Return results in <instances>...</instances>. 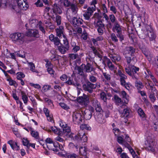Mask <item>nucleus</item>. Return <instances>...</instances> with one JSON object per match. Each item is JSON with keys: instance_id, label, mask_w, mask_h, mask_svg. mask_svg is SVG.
Here are the masks:
<instances>
[{"instance_id": "obj_13", "label": "nucleus", "mask_w": 158, "mask_h": 158, "mask_svg": "<svg viewBox=\"0 0 158 158\" xmlns=\"http://www.w3.org/2000/svg\"><path fill=\"white\" fill-rule=\"evenodd\" d=\"M135 49L133 47L129 46L124 49L123 51V54L124 56L129 55L132 56V54L135 52Z\"/></svg>"}, {"instance_id": "obj_32", "label": "nucleus", "mask_w": 158, "mask_h": 158, "mask_svg": "<svg viewBox=\"0 0 158 158\" xmlns=\"http://www.w3.org/2000/svg\"><path fill=\"white\" fill-rule=\"evenodd\" d=\"M45 29L46 30L48 31H49L48 29L50 30V31L53 30L55 28L54 25L52 24V23L49 22H45Z\"/></svg>"}, {"instance_id": "obj_62", "label": "nucleus", "mask_w": 158, "mask_h": 158, "mask_svg": "<svg viewBox=\"0 0 158 158\" xmlns=\"http://www.w3.org/2000/svg\"><path fill=\"white\" fill-rule=\"evenodd\" d=\"M148 35L150 39V40H153L156 37V36L151 31H150L149 33H148Z\"/></svg>"}, {"instance_id": "obj_37", "label": "nucleus", "mask_w": 158, "mask_h": 158, "mask_svg": "<svg viewBox=\"0 0 158 158\" xmlns=\"http://www.w3.org/2000/svg\"><path fill=\"white\" fill-rule=\"evenodd\" d=\"M70 6L72 12L74 14H76L77 12L78 9L77 4L72 3L71 4Z\"/></svg>"}, {"instance_id": "obj_38", "label": "nucleus", "mask_w": 158, "mask_h": 158, "mask_svg": "<svg viewBox=\"0 0 158 158\" xmlns=\"http://www.w3.org/2000/svg\"><path fill=\"white\" fill-rule=\"evenodd\" d=\"M102 115L101 114H99L98 116H95V117L96 120L100 124H102L105 122L104 119L102 118Z\"/></svg>"}, {"instance_id": "obj_39", "label": "nucleus", "mask_w": 158, "mask_h": 158, "mask_svg": "<svg viewBox=\"0 0 158 158\" xmlns=\"http://www.w3.org/2000/svg\"><path fill=\"white\" fill-rule=\"evenodd\" d=\"M103 40V37L102 36H99L97 37L96 39H92V41L94 45L95 46L97 45H98L97 42L98 41H101Z\"/></svg>"}, {"instance_id": "obj_45", "label": "nucleus", "mask_w": 158, "mask_h": 158, "mask_svg": "<svg viewBox=\"0 0 158 158\" xmlns=\"http://www.w3.org/2000/svg\"><path fill=\"white\" fill-rule=\"evenodd\" d=\"M80 128L83 131V130H86L89 131L91 130V127L88 125L85 124H82L80 126Z\"/></svg>"}, {"instance_id": "obj_25", "label": "nucleus", "mask_w": 158, "mask_h": 158, "mask_svg": "<svg viewBox=\"0 0 158 158\" xmlns=\"http://www.w3.org/2000/svg\"><path fill=\"white\" fill-rule=\"evenodd\" d=\"M58 5L61 6H64L66 7H69L71 4L69 0H60L58 2Z\"/></svg>"}, {"instance_id": "obj_56", "label": "nucleus", "mask_w": 158, "mask_h": 158, "mask_svg": "<svg viewBox=\"0 0 158 158\" xmlns=\"http://www.w3.org/2000/svg\"><path fill=\"white\" fill-rule=\"evenodd\" d=\"M76 72H77L80 75H82L83 74V72L82 69L81 67L76 66L75 67Z\"/></svg>"}, {"instance_id": "obj_12", "label": "nucleus", "mask_w": 158, "mask_h": 158, "mask_svg": "<svg viewBox=\"0 0 158 158\" xmlns=\"http://www.w3.org/2000/svg\"><path fill=\"white\" fill-rule=\"evenodd\" d=\"M95 11V7H90L88 8L87 11L83 14V16L85 19L87 20H89L92 13Z\"/></svg>"}, {"instance_id": "obj_31", "label": "nucleus", "mask_w": 158, "mask_h": 158, "mask_svg": "<svg viewBox=\"0 0 158 158\" xmlns=\"http://www.w3.org/2000/svg\"><path fill=\"white\" fill-rule=\"evenodd\" d=\"M52 10L53 13L56 14H61L62 13V10L56 3L54 4Z\"/></svg>"}, {"instance_id": "obj_44", "label": "nucleus", "mask_w": 158, "mask_h": 158, "mask_svg": "<svg viewBox=\"0 0 158 158\" xmlns=\"http://www.w3.org/2000/svg\"><path fill=\"white\" fill-rule=\"evenodd\" d=\"M113 131L115 135L117 136L124 133V132L120 131L119 129L117 128H114L113 130Z\"/></svg>"}, {"instance_id": "obj_29", "label": "nucleus", "mask_w": 158, "mask_h": 158, "mask_svg": "<svg viewBox=\"0 0 158 158\" xmlns=\"http://www.w3.org/2000/svg\"><path fill=\"white\" fill-rule=\"evenodd\" d=\"M109 57L113 62H115L116 61H118L120 59V57L119 55L115 54H110Z\"/></svg>"}, {"instance_id": "obj_53", "label": "nucleus", "mask_w": 158, "mask_h": 158, "mask_svg": "<svg viewBox=\"0 0 158 158\" xmlns=\"http://www.w3.org/2000/svg\"><path fill=\"white\" fill-rule=\"evenodd\" d=\"M61 38L62 39L64 42V44L65 46H68L69 43L66 36L65 35H63L61 37Z\"/></svg>"}, {"instance_id": "obj_34", "label": "nucleus", "mask_w": 158, "mask_h": 158, "mask_svg": "<svg viewBox=\"0 0 158 158\" xmlns=\"http://www.w3.org/2000/svg\"><path fill=\"white\" fill-rule=\"evenodd\" d=\"M58 48L59 52L63 54H64L69 49V46H66L64 47L62 45H60L58 46Z\"/></svg>"}, {"instance_id": "obj_61", "label": "nucleus", "mask_w": 158, "mask_h": 158, "mask_svg": "<svg viewBox=\"0 0 158 158\" xmlns=\"http://www.w3.org/2000/svg\"><path fill=\"white\" fill-rule=\"evenodd\" d=\"M22 142L24 145L28 147L29 142L27 138H23L22 139Z\"/></svg>"}, {"instance_id": "obj_16", "label": "nucleus", "mask_w": 158, "mask_h": 158, "mask_svg": "<svg viewBox=\"0 0 158 158\" xmlns=\"http://www.w3.org/2000/svg\"><path fill=\"white\" fill-rule=\"evenodd\" d=\"M43 110L47 118V120L48 121L51 122H53V116L52 114H50L49 110L46 107H44L43 109Z\"/></svg>"}, {"instance_id": "obj_11", "label": "nucleus", "mask_w": 158, "mask_h": 158, "mask_svg": "<svg viewBox=\"0 0 158 158\" xmlns=\"http://www.w3.org/2000/svg\"><path fill=\"white\" fill-rule=\"evenodd\" d=\"M59 124L60 127L62 128V133H69L70 131V128L67 126V125L62 120H60L59 121Z\"/></svg>"}, {"instance_id": "obj_40", "label": "nucleus", "mask_w": 158, "mask_h": 158, "mask_svg": "<svg viewBox=\"0 0 158 158\" xmlns=\"http://www.w3.org/2000/svg\"><path fill=\"white\" fill-rule=\"evenodd\" d=\"M15 55H17L19 57L22 58H24L25 57V52L23 51L20 50L19 51L16 52H15Z\"/></svg>"}, {"instance_id": "obj_52", "label": "nucleus", "mask_w": 158, "mask_h": 158, "mask_svg": "<svg viewBox=\"0 0 158 158\" xmlns=\"http://www.w3.org/2000/svg\"><path fill=\"white\" fill-rule=\"evenodd\" d=\"M120 94L123 98L126 99L127 101H128V96L125 91H121Z\"/></svg>"}, {"instance_id": "obj_20", "label": "nucleus", "mask_w": 158, "mask_h": 158, "mask_svg": "<svg viewBox=\"0 0 158 158\" xmlns=\"http://www.w3.org/2000/svg\"><path fill=\"white\" fill-rule=\"evenodd\" d=\"M64 153L60 155L59 153V155L62 156H64L65 158H77V156L74 153H71L69 152H67L65 151L64 152Z\"/></svg>"}, {"instance_id": "obj_30", "label": "nucleus", "mask_w": 158, "mask_h": 158, "mask_svg": "<svg viewBox=\"0 0 158 158\" xmlns=\"http://www.w3.org/2000/svg\"><path fill=\"white\" fill-rule=\"evenodd\" d=\"M81 67L83 70L89 73L92 71L91 65L89 64L88 63L86 65L85 64H82L81 65Z\"/></svg>"}, {"instance_id": "obj_10", "label": "nucleus", "mask_w": 158, "mask_h": 158, "mask_svg": "<svg viewBox=\"0 0 158 158\" xmlns=\"http://www.w3.org/2000/svg\"><path fill=\"white\" fill-rule=\"evenodd\" d=\"M94 111V109L92 107H89V109H85L82 114L84 118L86 120L90 119L92 117V113Z\"/></svg>"}, {"instance_id": "obj_42", "label": "nucleus", "mask_w": 158, "mask_h": 158, "mask_svg": "<svg viewBox=\"0 0 158 158\" xmlns=\"http://www.w3.org/2000/svg\"><path fill=\"white\" fill-rule=\"evenodd\" d=\"M7 81L9 82V84L10 85H13L15 87L17 86V84L15 81L12 80L11 78L9 77L7 79Z\"/></svg>"}, {"instance_id": "obj_63", "label": "nucleus", "mask_w": 158, "mask_h": 158, "mask_svg": "<svg viewBox=\"0 0 158 158\" xmlns=\"http://www.w3.org/2000/svg\"><path fill=\"white\" fill-rule=\"evenodd\" d=\"M45 141L46 144L47 145H48L49 146H50L49 145V144H52L53 143L52 139L50 138H47Z\"/></svg>"}, {"instance_id": "obj_50", "label": "nucleus", "mask_w": 158, "mask_h": 158, "mask_svg": "<svg viewBox=\"0 0 158 158\" xmlns=\"http://www.w3.org/2000/svg\"><path fill=\"white\" fill-rule=\"evenodd\" d=\"M138 113L140 117L143 118L145 117V114L141 108H139L137 110Z\"/></svg>"}, {"instance_id": "obj_18", "label": "nucleus", "mask_w": 158, "mask_h": 158, "mask_svg": "<svg viewBox=\"0 0 158 158\" xmlns=\"http://www.w3.org/2000/svg\"><path fill=\"white\" fill-rule=\"evenodd\" d=\"M123 134H121L117 136V141L119 144L124 145L125 147H127L129 146V144L123 139Z\"/></svg>"}, {"instance_id": "obj_7", "label": "nucleus", "mask_w": 158, "mask_h": 158, "mask_svg": "<svg viewBox=\"0 0 158 158\" xmlns=\"http://www.w3.org/2000/svg\"><path fill=\"white\" fill-rule=\"evenodd\" d=\"M146 72L148 75H147L145 77L146 79L144 81L145 86L147 89L151 90L152 92L155 91L156 93L157 90L156 89L155 87H153L152 82L148 79L149 77H151V76H153V75L149 70L147 69Z\"/></svg>"}, {"instance_id": "obj_28", "label": "nucleus", "mask_w": 158, "mask_h": 158, "mask_svg": "<svg viewBox=\"0 0 158 158\" xmlns=\"http://www.w3.org/2000/svg\"><path fill=\"white\" fill-rule=\"evenodd\" d=\"M30 134L32 137L35 138L36 139H39V135L38 132L35 130L33 128L30 129Z\"/></svg>"}, {"instance_id": "obj_22", "label": "nucleus", "mask_w": 158, "mask_h": 158, "mask_svg": "<svg viewBox=\"0 0 158 158\" xmlns=\"http://www.w3.org/2000/svg\"><path fill=\"white\" fill-rule=\"evenodd\" d=\"M49 40L52 42H54L55 45L58 46L60 44V42L57 37H54L52 34L50 35L49 36Z\"/></svg>"}, {"instance_id": "obj_1", "label": "nucleus", "mask_w": 158, "mask_h": 158, "mask_svg": "<svg viewBox=\"0 0 158 158\" xmlns=\"http://www.w3.org/2000/svg\"><path fill=\"white\" fill-rule=\"evenodd\" d=\"M38 21L36 19H30L29 20L28 23L25 25L27 29H28L27 32L26 33V35L36 38L39 37V35L38 30L30 28H35L38 26Z\"/></svg>"}, {"instance_id": "obj_49", "label": "nucleus", "mask_w": 158, "mask_h": 158, "mask_svg": "<svg viewBox=\"0 0 158 158\" xmlns=\"http://www.w3.org/2000/svg\"><path fill=\"white\" fill-rule=\"evenodd\" d=\"M135 85L138 89H141L143 87L142 83L140 81H137L135 83Z\"/></svg>"}, {"instance_id": "obj_64", "label": "nucleus", "mask_w": 158, "mask_h": 158, "mask_svg": "<svg viewBox=\"0 0 158 158\" xmlns=\"http://www.w3.org/2000/svg\"><path fill=\"white\" fill-rule=\"evenodd\" d=\"M103 74L105 78L107 81H110L111 77L110 76L109 74H107L106 73H103Z\"/></svg>"}, {"instance_id": "obj_60", "label": "nucleus", "mask_w": 158, "mask_h": 158, "mask_svg": "<svg viewBox=\"0 0 158 158\" xmlns=\"http://www.w3.org/2000/svg\"><path fill=\"white\" fill-rule=\"evenodd\" d=\"M100 97L105 102H106V101L107 98H106V95L105 93L104 92H102L101 93Z\"/></svg>"}, {"instance_id": "obj_23", "label": "nucleus", "mask_w": 158, "mask_h": 158, "mask_svg": "<svg viewBox=\"0 0 158 158\" xmlns=\"http://www.w3.org/2000/svg\"><path fill=\"white\" fill-rule=\"evenodd\" d=\"M28 66L30 70L33 73H38V71L35 69V64L32 62H29L28 61L27 62Z\"/></svg>"}, {"instance_id": "obj_6", "label": "nucleus", "mask_w": 158, "mask_h": 158, "mask_svg": "<svg viewBox=\"0 0 158 158\" xmlns=\"http://www.w3.org/2000/svg\"><path fill=\"white\" fill-rule=\"evenodd\" d=\"M125 69L126 72L133 78L137 79L138 78V73L137 72L139 70V68L129 65Z\"/></svg>"}, {"instance_id": "obj_3", "label": "nucleus", "mask_w": 158, "mask_h": 158, "mask_svg": "<svg viewBox=\"0 0 158 158\" xmlns=\"http://www.w3.org/2000/svg\"><path fill=\"white\" fill-rule=\"evenodd\" d=\"M70 131L69 133H63V135L68 136L71 139L77 140L78 141H81L82 142H85L87 140L86 135L83 131L80 130L77 135H75L73 133H70Z\"/></svg>"}, {"instance_id": "obj_17", "label": "nucleus", "mask_w": 158, "mask_h": 158, "mask_svg": "<svg viewBox=\"0 0 158 158\" xmlns=\"http://www.w3.org/2000/svg\"><path fill=\"white\" fill-rule=\"evenodd\" d=\"M47 130L49 132L52 131L54 134H57L59 135L62 136L63 135L62 131H60V129L55 126L51 127L50 129H48Z\"/></svg>"}, {"instance_id": "obj_8", "label": "nucleus", "mask_w": 158, "mask_h": 158, "mask_svg": "<svg viewBox=\"0 0 158 158\" xmlns=\"http://www.w3.org/2000/svg\"><path fill=\"white\" fill-rule=\"evenodd\" d=\"M73 121L75 124H78L82 122L84 120L82 112L76 111L72 114Z\"/></svg>"}, {"instance_id": "obj_41", "label": "nucleus", "mask_w": 158, "mask_h": 158, "mask_svg": "<svg viewBox=\"0 0 158 158\" xmlns=\"http://www.w3.org/2000/svg\"><path fill=\"white\" fill-rule=\"evenodd\" d=\"M53 19L54 21L56 23L57 25H59L60 24L61 21V18L60 16L57 15L56 16L55 18L54 17Z\"/></svg>"}, {"instance_id": "obj_54", "label": "nucleus", "mask_w": 158, "mask_h": 158, "mask_svg": "<svg viewBox=\"0 0 158 158\" xmlns=\"http://www.w3.org/2000/svg\"><path fill=\"white\" fill-rule=\"evenodd\" d=\"M115 74L117 76H119L120 78L122 77L123 78H125L126 77V76L123 74L121 71V70L119 69L118 70V72H116V73Z\"/></svg>"}, {"instance_id": "obj_47", "label": "nucleus", "mask_w": 158, "mask_h": 158, "mask_svg": "<svg viewBox=\"0 0 158 158\" xmlns=\"http://www.w3.org/2000/svg\"><path fill=\"white\" fill-rule=\"evenodd\" d=\"M60 144L56 141L55 142L53 143V145L55 147L54 148H52L51 150H52L53 151L55 152H57L59 151V149L58 148L59 145Z\"/></svg>"}, {"instance_id": "obj_48", "label": "nucleus", "mask_w": 158, "mask_h": 158, "mask_svg": "<svg viewBox=\"0 0 158 158\" xmlns=\"http://www.w3.org/2000/svg\"><path fill=\"white\" fill-rule=\"evenodd\" d=\"M86 148L85 147H81L79 149V152L81 155H85L86 154Z\"/></svg>"}, {"instance_id": "obj_58", "label": "nucleus", "mask_w": 158, "mask_h": 158, "mask_svg": "<svg viewBox=\"0 0 158 158\" xmlns=\"http://www.w3.org/2000/svg\"><path fill=\"white\" fill-rule=\"evenodd\" d=\"M110 19L113 23H115L116 22H118V21L116 20V19L113 15H110L109 16Z\"/></svg>"}, {"instance_id": "obj_26", "label": "nucleus", "mask_w": 158, "mask_h": 158, "mask_svg": "<svg viewBox=\"0 0 158 158\" xmlns=\"http://www.w3.org/2000/svg\"><path fill=\"white\" fill-rule=\"evenodd\" d=\"M21 95L22 99L23 102L24 104L27 105L28 101V98L27 97V94L24 91L21 92Z\"/></svg>"}, {"instance_id": "obj_19", "label": "nucleus", "mask_w": 158, "mask_h": 158, "mask_svg": "<svg viewBox=\"0 0 158 158\" xmlns=\"http://www.w3.org/2000/svg\"><path fill=\"white\" fill-rule=\"evenodd\" d=\"M106 60L108 67L111 71H113L115 74L116 73L117 68L114 66L110 61V59L107 58H106Z\"/></svg>"}, {"instance_id": "obj_51", "label": "nucleus", "mask_w": 158, "mask_h": 158, "mask_svg": "<svg viewBox=\"0 0 158 158\" xmlns=\"http://www.w3.org/2000/svg\"><path fill=\"white\" fill-rule=\"evenodd\" d=\"M127 77L126 76L125 78H123L122 77L120 78V81L121 84L123 86H124L126 88H127V86H126V83L125 80L126 79Z\"/></svg>"}, {"instance_id": "obj_5", "label": "nucleus", "mask_w": 158, "mask_h": 158, "mask_svg": "<svg viewBox=\"0 0 158 158\" xmlns=\"http://www.w3.org/2000/svg\"><path fill=\"white\" fill-rule=\"evenodd\" d=\"M10 37L12 41L17 45H21L24 41V35L22 33L17 32L11 34Z\"/></svg>"}, {"instance_id": "obj_9", "label": "nucleus", "mask_w": 158, "mask_h": 158, "mask_svg": "<svg viewBox=\"0 0 158 158\" xmlns=\"http://www.w3.org/2000/svg\"><path fill=\"white\" fill-rule=\"evenodd\" d=\"M112 30L114 32L116 31L117 33L116 35L119 38L120 40L122 41L124 39L123 35L121 33L122 29L121 27L118 23V22H116L114 24V26L112 28Z\"/></svg>"}, {"instance_id": "obj_21", "label": "nucleus", "mask_w": 158, "mask_h": 158, "mask_svg": "<svg viewBox=\"0 0 158 158\" xmlns=\"http://www.w3.org/2000/svg\"><path fill=\"white\" fill-rule=\"evenodd\" d=\"M72 23L74 27H76V26H79L80 25L82 24V20L80 18H73Z\"/></svg>"}, {"instance_id": "obj_46", "label": "nucleus", "mask_w": 158, "mask_h": 158, "mask_svg": "<svg viewBox=\"0 0 158 158\" xmlns=\"http://www.w3.org/2000/svg\"><path fill=\"white\" fill-rule=\"evenodd\" d=\"M17 79L18 80H21L25 77V74L21 72H18L16 73Z\"/></svg>"}, {"instance_id": "obj_27", "label": "nucleus", "mask_w": 158, "mask_h": 158, "mask_svg": "<svg viewBox=\"0 0 158 158\" xmlns=\"http://www.w3.org/2000/svg\"><path fill=\"white\" fill-rule=\"evenodd\" d=\"M56 30L57 36L60 37L64 35L63 33L64 27L63 26H60L58 28L56 29Z\"/></svg>"}, {"instance_id": "obj_24", "label": "nucleus", "mask_w": 158, "mask_h": 158, "mask_svg": "<svg viewBox=\"0 0 158 158\" xmlns=\"http://www.w3.org/2000/svg\"><path fill=\"white\" fill-rule=\"evenodd\" d=\"M7 143L10 145L12 149L15 150H18L19 149V147L17 143L12 140L9 141Z\"/></svg>"}, {"instance_id": "obj_14", "label": "nucleus", "mask_w": 158, "mask_h": 158, "mask_svg": "<svg viewBox=\"0 0 158 158\" xmlns=\"http://www.w3.org/2000/svg\"><path fill=\"white\" fill-rule=\"evenodd\" d=\"M78 102L81 104L86 105L89 102V98L87 96L85 95L83 97H79L77 98Z\"/></svg>"}, {"instance_id": "obj_33", "label": "nucleus", "mask_w": 158, "mask_h": 158, "mask_svg": "<svg viewBox=\"0 0 158 158\" xmlns=\"http://www.w3.org/2000/svg\"><path fill=\"white\" fill-rule=\"evenodd\" d=\"M71 45L73 48L72 51L76 53L79 51L80 49V46L77 45L76 43L74 41L71 42Z\"/></svg>"}, {"instance_id": "obj_36", "label": "nucleus", "mask_w": 158, "mask_h": 158, "mask_svg": "<svg viewBox=\"0 0 158 158\" xmlns=\"http://www.w3.org/2000/svg\"><path fill=\"white\" fill-rule=\"evenodd\" d=\"M45 23L44 24L42 23L41 21H40L38 23L37 26L40 30L44 34H45L44 27H45Z\"/></svg>"}, {"instance_id": "obj_59", "label": "nucleus", "mask_w": 158, "mask_h": 158, "mask_svg": "<svg viewBox=\"0 0 158 158\" xmlns=\"http://www.w3.org/2000/svg\"><path fill=\"white\" fill-rule=\"evenodd\" d=\"M59 105L63 109L67 110L69 109V107L64 102H60L59 103Z\"/></svg>"}, {"instance_id": "obj_2", "label": "nucleus", "mask_w": 158, "mask_h": 158, "mask_svg": "<svg viewBox=\"0 0 158 158\" xmlns=\"http://www.w3.org/2000/svg\"><path fill=\"white\" fill-rule=\"evenodd\" d=\"M9 7L13 12L18 13L21 10H27L29 6L25 0H16L15 2H12L9 4Z\"/></svg>"}, {"instance_id": "obj_15", "label": "nucleus", "mask_w": 158, "mask_h": 158, "mask_svg": "<svg viewBox=\"0 0 158 158\" xmlns=\"http://www.w3.org/2000/svg\"><path fill=\"white\" fill-rule=\"evenodd\" d=\"M95 85L89 82L86 84L83 85V88L84 90L91 93L92 92L93 89L95 87Z\"/></svg>"}, {"instance_id": "obj_55", "label": "nucleus", "mask_w": 158, "mask_h": 158, "mask_svg": "<svg viewBox=\"0 0 158 158\" xmlns=\"http://www.w3.org/2000/svg\"><path fill=\"white\" fill-rule=\"evenodd\" d=\"M114 99L115 102L117 104L119 105V104L122 102L121 98L116 95H114Z\"/></svg>"}, {"instance_id": "obj_35", "label": "nucleus", "mask_w": 158, "mask_h": 158, "mask_svg": "<svg viewBox=\"0 0 158 158\" xmlns=\"http://www.w3.org/2000/svg\"><path fill=\"white\" fill-rule=\"evenodd\" d=\"M39 142L40 144L43 146V148L46 150H47V149L49 150L52 149V148L48 145H47L45 143V141L44 142L43 139H40L39 140Z\"/></svg>"}, {"instance_id": "obj_57", "label": "nucleus", "mask_w": 158, "mask_h": 158, "mask_svg": "<svg viewBox=\"0 0 158 158\" xmlns=\"http://www.w3.org/2000/svg\"><path fill=\"white\" fill-rule=\"evenodd\" d=\"M129 110L127 109H124L122 113V115L124 116V117H127L129 116Z\"/></svg>"}, {"instance_id": "obj_43", "label": "nucleus", "mask_w": 158, "mask_h": 158, "mask_svg": "<svg viewBox=\"0 0 158 158\" xmlns=\"http://www.w3.org/2000/svg\"><path fill=\"white\" fill-rule=\"evenodd\" d=\"M72 30L74 34H75L77 32L78 33L81 34L82 31V28L79 26H77L75 28H73Z\"/></svg>"}, {"instance_id": "obj_4", "label": "nucleus", "mask_w": 158, "mask_h": 158, "mask_svg": "<svg viewBox=\"0 0 158 158\" xmlns=\"http://www.w3.org/2000/svg\"><path fill=\"white\" fill-rule=\"evenodd\" d=\"M156 142L153 135L150 134L147 137L145 144L148 150L152 152H154L156 149Z\"/></svg>"}]
</instances>
